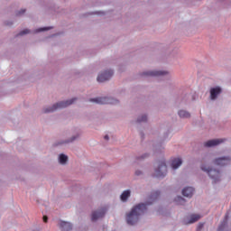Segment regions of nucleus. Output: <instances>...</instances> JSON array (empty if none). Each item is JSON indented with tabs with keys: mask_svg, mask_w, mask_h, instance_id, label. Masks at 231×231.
<instances>
[{
	"mask_svg": "<svg viewBox=\"0 0 231 231\" xmlns=\"http://www.w3.org/2000/svg\"><path fill=\"white\" fill-rule=\"evenodd\" d=\"M148 205H152V203H145V204L141 203L135 206L126 217L127 224L136 225V223H138V219H140V216L147 212Z\"/></svg>",
	"mask_w": 231,
	"mask_h": 231,
	"instance_id": "1",
	"label": "nucleus"
},
{
	"mask_svg": "<svg viewBox=\"0 0 231 231\" xmlns=\"http://www.w3.org/2000/svg\"><path fill=\"white\" fill-rule=\"evenodd\" d=\"M75 100H77V98H72L70 100L59 102L56 105H53L52 107L45 109L44 113H53V111H57V109H62L64 107H68V106H71V104H73Z\"/></svg>",
	"mask_w": 231,
	"mask_h": 231,
	"instance_id": "2",
	"label": "nucleus"
},
{
	"mask_svg": "<svg viewBox=\"0 0 231 231\" xmlns=\"http://www.w3.org/2000/svg\"><path fill=\"white\" fill-rule=\"evenodd\" d=\"M201 169L202 171H204V172H208L209 178H211V180H214V183H217V181H219V178L221 176V173L219 172V171L208 169L203 165L201 166Z\"/></svg>",
	"mask_w": 231,
	"mask_h": 231,
	"instance_id": "3",
	"label": "nucleus"
},
{
	"mask_svg": "<svg viewBox=\"0 0 231 231\" xmlns=\"http://www.w3.org/2000/svg\"><path fill=\"white\" fill-rule=\"evenodd\" d=\"M89 102H95L96 104H118V100L113 98V97H97V98H91L89 99Z\"/></svg>",
	"mask_w": 231,
	"mask_h": 231,
	"instance_id": "4",
	"label": "nucleus"
},
{
	"mask_svg": "<svg viewBox=\"0 0 231 231\" xmlns=\"http://www.w3.org/2000/svg\"><path fill=\"white\" fill-rule=\"evenodd\" d=\"M154 175L156 178H164L167 175V164L164 161L159 162L158 168L155 170Z\"/></svg>",
	"mask_w": 231,
	"mask_h": 231,
	"instance_id": "5",
	"label": "nucleus"
},
{
	"mask_svg": "<svg viewBox=\"0 0 231 231\" xmlns=\"http://www.w3.org/2000/svg\"><path fill=\"white\" fill-rule=\"evenodd\" d=\"M113 77V70H106L97 76V82H106V80H109Z\"/></svg>",
	"mask_w": 231,
	"mask_h": 231,
	"instance_id": "6",
	"label": "nucleus"
},
{
	"mask_svg": "<svg viewBox=\"0 0 231 231\" xmlns=\"http://www.w3.org/2000/svg\"><path fill=\"white\" fill-rule=\"evenodd\" d=\"M222 91L223 90L220 88V87L211 88L209 91L211 100H216V98H217V96L221 95Z\"/></svg>",
	"mask_w": 231,
	"mask_h": 231,
	"instance_id": "7",
	"label": "nucleus"
},
{
	"mask_svg": "<svg viewBox=\"0 0 231 231\" xmlns=\"http://www.w3.org/2000/svg\"><path fill=\"white\" fill-rule=\"evenodd\" d=\"M169 72L167 71H162V70H153V71H148V72H143V75L146 77H162L163 75H167Z\"/></svg>",
	"mask_w": 231,
	"mask_h": 231,
	"instance_id": "8",
	"label": "nucleus"
},
{
	"mask_svg": "<svg viewBox=\"0 0 231 231\" xmlns=\"http://www.w3.org/2000/svg\"><path fill=\"white\" fill-rule=\"evenodd\" d=\"M216 165H220V167H225L230 163V157H222L215 161Z\"/></svg>",
	"mask_w": 231,
	"mask_h": 231,
	"instance_id": "9",
	"label": "nucleus"
},
{
	"mask_svg": "<svg viewBox=\"0 0 231 231\" xmlns=\"http://www.w3.org/2000/svg\"><path fill=\"white\" fill-rule=\"evenodd\" d=\"M223 139H213L206 142L204 143L205 147H215V145H219V143H223Z\"/></svg>",
	"mask_w": 231,
	"mask_h": 231,
	"instance_id": "10",
	"label": "nucleus"
},
{
	"mask_svg": "<svg viewBox=\"0 0 231 231\" xmlns=\"http://www.w3.org/2000/svg\"><path fill=\"white\" fill-rule=\"evenodd\" d=\"M106 215V209H101L99 211H95L92 213L91 220L97 221V219H100L103 216Z\"/></svg>",
	"mask_w": 231,
	"mask_h": 231,
	"instance_id": "11",
	"label": "nucleus"
},
{
	"mask_svg": "<svg viewBox=\"0 0 231 231\" xmlns=\"http://www.w3.org/2000/svg\"><path fill=\"white\" fill-rule=\"evenodd\" d=\"M182 195L185 198H192V196H194V188L192 187L184 188L182 189Z\"/></svg>",
	"mask_w": 231,
	"mask_h": 231,
	"instance_id": "12",
	"label": "nucleus"
},
{
	"mask_svg": "<svg viewBox=\"0 0 231 231\" xmlns=\"http://www.w3.org/2000/svg\"><path fill=\"white\" fill-rule=\"evenodd\" d=\"M60 227L62 231H69L73 228V226L69 222H60Z\"/></svg>",
	"mask_w": 231,
	"mask_h": 231,
	"instance_id": "13",
	"label": "nucleus"
},
{
	"mask_svg": "<svg viewBox=\"0 0 231 231\" xmlns=\"http://www.w3.org/2000/svg\"><path fill=\"white\" fill-rule=\"evenodd\" d=\"M183 163V162L181 161L180 158H175L173 160H171V168L173 170L178 169L181 164Z\"/></svg>",
	"mask_w": 231,
	"mask_h": 231,
	"instance_id": "14",
	"label": "nucleus"
},
{
	"mask_svg": "<svg viewBox=\"0 0 231 231\" xmlns=\"http://www.w3.org/2000/svg\"><path fill=\"white\" fill-rule=\"evenodd\" d=\"M228 223V213L226 214L225 218L221 225L218 226V231H222L225 226H226V224Z\"/></svg>",
	"mask_w": 231,
	"mask_h": 231,
	"instance_id": "15",
	"label": "nucleus"
},
{
	"mask_svg": "<svg viewBox=\"0 0 231 231\" xmlns=\"http://www.w3.org/2000/svg\"><path fill=\"white\" fill-rule=\"evenodd\" d=\"M129 196H131V191L130 190H125L121 194V201H127V199H129Z\"/></svg>",
	"mask_w": 231,
	"mask_h": 231,
	"instance_id": "16",
	"label": "nucleus"
},
{
	"mask_svg": "<svg viewBox=\"0 0 231 231\" xmlns=\"http://www.w3.org/2000/svg\"><path fill=\"white\" fill-rule=\"evenodd\" d=\"M201 219V216L199 215H191L189 224L196 223V221H199Z\"/></svg>",
	"mask_w": 231,
	"mask_h": 231,
	"instance_id": "17",
	"label": "nucleus"
},
{
	"mask_svg": "<svg viewBox=\"0 0 231 231\" xmlns=\"http://www.w3.org/2000/svg\"><path fill=\"white\" fill-rule=\"evenodd\" d=\"M179 116L180 118H190V114L185 110L179 111Z\"/></svg>",
	"mask_w": 231,
	"mask_h": 231,
	"instance_id": "18",
	"label": "nucleus"
},
{
	"mask_svg": "<svg viewBox=\"0 0 231 231\" xmlns=\"http://www.w3.org/2000/svg\"><path fill=\"white\" fill-rule=\"evenodd\" d=\"M66 162H68V157L65 154H60V163L64 165V163H66Z\"/></svg>",
	"mask_w": 231,
	"mask_h": 231,
	"instance_id": "19",
	"label": "nucleus"
},
{
	"mask_svg": "<svg viewBox=\"0 0 231 231\" xmlns=\"http://www.w3.org/2000/svg\"><path fill=\"white\" fill-rule=\"evenodd\" d=\"M175 201L178 203V205H185V199H182L181 197H177Z\"/></svg>",
	"mask_w": 231,
	"mask_h": 231,
	"instance_id": "20",
	"label": "nucleus"
},
{
	"mask_svg": "<svg viewBox=\"0 0 231 231\" xmlns=\"http://www.w3.org/2000/svg\"><path fill=\"white\" fill-rule=\"evenodd\" d=\"M137 122H147V116H143L137 119Z\"/></svg>",
	"mask_w": 231,
	"mask_h": 231,
	"instance_id": "21",
	"label": "nucleus"
},
{
	"mask_svg": "<svg viewBox=\"0 0 231 231\" xmlns=\"http://www.w3.org/2000/svg\"><path fill=\"white\" fill-rule=\"evenodd\" d=\"M27 33H30V30L25 29V30L22 31V32L19 33V35H26Z\"/></svg>",
	"mask_w": 231,
	"mask_h": 231,
	"instance_id": "22",
	"label": "nucleus"
},
{
	"mask_svg": "<svg viewBox=\"0 0 231 231\" xmlns=\"http://www.w3.org/2000/svg\"><path fill=\"white\" fill-rule=\"evenodd\" d=\"M51 28L48 27V28H41V29H38L36 32H45L46 30H50Z\"/></svg>",
	"mask_w": 231,
	"mask_h": 231,
	"instance_id": "23",
	"label": "nucleus"
},
{
	"mask_svg": "<svg viewBox=\"0 0 231 231\" xmlns=\"http://www.w3.org/2000/svg\"><path fill=\"white\" fill-rule=\"evenodd\" d=\"M24 12H26V9H22L20 12H18L16 14V15H23V14H24Z\"/></svg>",
	"mask_w": 231,
	"mask_h": 231,
	"instance_id": "24",
	"label": "nucleus"
},
{
	"mask_svg": "<svg viewBox=\"0 0 231 231\" xmlns=\"http://www.w3.org/2000/svg\"><path fill=\"white\" fill-rule=\"evenodd\" d=\"M203 228V224H199L197 230H201Z\"/></svg>",
	"mask_w": 231,
	"mask_h": 231,
	"instance_id": "25",
	"label": "nucleus"
},
{
	"mask_svg": "<svg viewBox=\"0 0 231 231\" xmlns=\"http://www.w3.org/2000/svg\"><path fill=\"white\" fill-rule=\"evenodd\" d=\"M43 222L48 223V217H46V216L43 217Z\"/></svg>",
	"mask_w": 231,
	"mask_h": 231,
	"instance_id": "26",
	"label": "nucleus"
},
{
	"mask_svg": "<svg viewBox=\"0 0 231 231\" xmlns=\"http://www.w3.org/2000/svg\"><path fill=\"white\" fill-rule=\"evenodd\" d=\"M105 140H109V135H105Z\"/></svg>",
	"mask_w": 231,
	"mask_h": 231,
	"instance_id": "27",
	"label": "nucleus"
},
{
	"mask_svg": "<svg viewBox=\"0 0 231 231\" xmlns=\"http://www.w3.org/2000/svg\"><path fill=\"white\" fill-rule=\"evenodd\" d=\"M135 174H136V176H140L141 172L140 171H136Z\"/></svg>",
	"mask_w": 231,
	"mask_h": 231,
	"instance_id": "28",
	"label": "nucleus"
},
{
	"mask_svg": "<svg viewBox=\"0 0 231 231\" xmlns=\"http://www.w3.org/2000/svg\"><path fill=\"white\" fill-rule=\"evenodd\" d=\"M156 195H157V196H160V193H159V192H156Z\"/></svg>",
	"mask_w": 231,
	"mask_h": 231,
	"instance_id": "29",
	"label": "nucleus"
}]
</instances>
